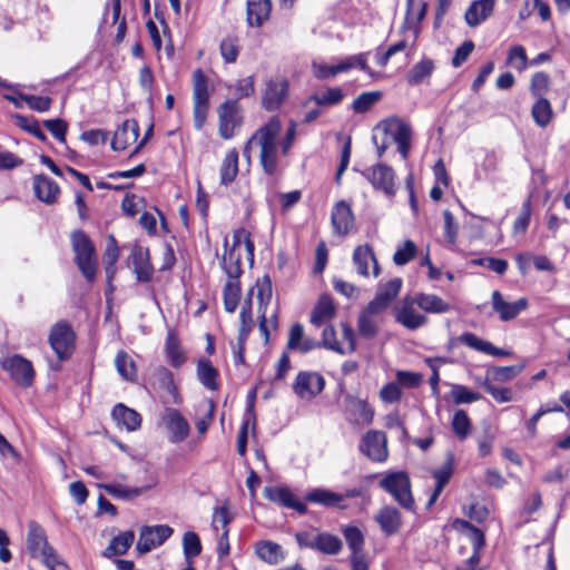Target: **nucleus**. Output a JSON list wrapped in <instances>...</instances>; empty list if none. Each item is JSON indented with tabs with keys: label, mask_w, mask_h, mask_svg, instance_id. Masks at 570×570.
I'll return each mask as SVG.
<instances>
[{
	"label": "nucleus",
	"mask_w": 570,
	"mask_h": 570,
	"mask_svg": "<svg viewBox=\"0 0 570 570\" xmlns=\"http://www.w3.org/2000/svg\"><path fill=\"white\" fill-rule=\"evenodd\" d=\"M360 452L374 463H384L389 459L386 433L379 430H368L358 444Z\"/></svg>",
	"instance_id": "11"
},
{
	"label": "nucleus",
	"mask_w": 570,
	"mask_h": 570,
	"mask_svg": "<svg viewBox=\"0 0 570 570\" xmlns=\"http://www.w3.org/2000/svg\"><path fill=\"white\" fill-rule=\"evenodd\" d=\"M132 272L138 283H150L154 278L155 268L151 263L148 248L135 246L131 250Z\"/></svg>",
	"instance_id": "23"
},
{
	"label": "nucleus",
	"mask_w": 570,
	"mask_h": 570,
	"mask_svg": "<svg viewBox=\"0 0 570 570\" xmlns=\"http://www.w3.org/2000/svg\"><path fill=\"white\" fill-rule=\"evenodd\" d=\"M135 540L132 530L124 531L114 537L109 546L104 550L102 556L111 558L114 556H124L128 552Z\"/></svg>",
	"instance_id": "43"
},
{
	"label": "nucleus",
	"mask_w": 570,
	"mask_h": 570,
	"mask_svg": "<svg viewBox=\"0 0 570 570\" xmlns=\"http://www.w3.org/2000/svg\"><path fill=\"white\" fill-rule=\"evenodd\" d=\"M362 494L363 490L361 488L346 489L343 493H337L326 488H313L305 493L304 500L326 509L346 510L348 505L345 503V500L358 498Z\"/></svg>",
	"instance_id": "8"
},
{
	"label": "nucleus",
	"mask_w": 570,
	"mask_h": 570,
	"mask_svg": "<svg viewBox=\"0 0 570 570\" xmlns=\"http://www.w3.org/2000/svg\"><path fill=\"white\" fill-rule=\"evenodd\" d=\"M150 385L156 391H161L171 397L173 403L180 404L183 399L175 383L174 374L166 366L159 365L151 372Z\"/></svg>",
	"instance_id": "22"
},
{
	"label": "nucleus",
	"mask_w": 570,
	"mask_h": 570,
	"mask_svg": "<svg viewBox=\"0 0 570 570\" xmlns=\"http://www.w3.org/2000/svg\"><path fill=\"white\" fill-rule=\"evenodd\" d=\"M197 377L199 382L210 391H217L219 387L218 370L213 365L208 358H200L197 362Z\"/></svg>",
	"instance_id": "41"
},
{
	"label": "nucleus",
	"mask_w": 570,
	"mask_h": 570,
	"mask_svg": "<svg viewBox=\"0 0 570 570\" xmlns=\"http://www.w3.org/2000/svg\"><path fill=\"white\" fill-rule=\"evenodd\" d=\"M161 423L168 432L170 443L185 441L190 433V425L181 412L174 407H166L161 415Z\"/></svg>",
	"instance_id": "17"
},
{
	"label": "nucleus",
	"mask_w": 570,
	"mask_h": 570,
	"mask_svg": "<svg viewBox=\"0 0 570 570\" xmlns=\"http://www.w3.org/2000/svg\"><path fill=\"white\" fill-rule=\"evenodd\" d=\"M255 552L261 560L269 564H277L283 559L282 547L269 540L256 542Z\"/></svg>",
	"instance_id": "48"
},
{
	"label": "nucleus",
	"mask_w": 570,
	"mask_h": 570,
	"mask_svg": "<svg viewBox=\"0 0 570 570\" xmlns=\"http://www.w3.org/2000/svg\"><path fill=\"white\" fill-rule=\"evenodd\" d=\"M336 314V307L334 305L333 298L330 294H322L316 304L314 305L309 322L312 325L320 327L324 325L326 322L331 321Z\"/></svg>",
	"instance_id": "35"
},
{
	"label": "nucleus",
	"mask_w": 570,
	"mask_h": 570,
	"mask_svg": "<svg viewBox=\"0 0 570 570\" xmlns=\"http://www.w3.org/2000/svg\"><path fill=\"white\" fill-rule=\"evenodd\" d=\"M454 472V459L453 455L450 454L448 460L442 464L441 468L432 471V476L435 480V487L433 492L431 493L429 501L426 503V509H430L439 499L444 488L450 482Z\"/></svg>",
	"instance_id": "31"
},
{
	"label": "nucleus",
	"mask_w": 570,
	"mask_h": 570,
	"mask_svg": "<svg viewBox=\"0 0 570 570\" xmlns=\"http://www.w3.org/2000/svg\"><path fill=\"white\" fill-rule=\"evenodd\" d=\"M417 307L429 314H444L451 311V304L435 294L416 292L413 294Z\"/></svg>",
	"instance_id": "39"
},
{
	"label": "nucleus",
	"mask_w": 570,
	"mask_h": 570,
	"mask_svg": "<svg viewBox=\"0 0 570 570\" xmlns=\"http://www.w3.org/2000/svg\"><path fill=\"white\" fill-rule=\"evenodd\" d=\"M363 176L371 183L374 189L383 191L387 197L395 195V173L391 166L376 164L367 168Z\"/></svg>",
	"instance_id": "16"
},
{
	"label": "nucleus",
	"mask_w": 570,
	"mask_h": 570,
	"mask_svg": "<svg viewBox=\"0 0 570 570\" xmlns=\"http://www.w3.org/2000/svg\"><path fill=\"white\" fill-rule=\"evenodd\" d=\"M376 313H371L368 311V305L366 308L360 314L357 320V330L362 337L366 340L373 338L377 334V325L372 318V315Z\"/></svg>",
	"instance_id": "59"
},
{
	"label": "nucleus",
	"mask_w": 570,
	"mask_h": 570,
	"mask_svg": "<svg viewBox=\"0 0 570 570\" xmlns=\"http://www.w3.org/2000/svg\"><path fill=\"white\" fill-rule=\"evenodd\" d=\"M531 116L537 126L548 127L554 117L551 102L547 98H535L531 107Z\"/></svg>",
	"instance_id": "44"
},
{
	"label": "nucleus",
	"mask_w": 570,
	"mask_h": 570,
	"mask_svg": "<svg viewBox=\"0 0 570 570\" xmlns=\"http://www.w3.org/2000/svg\"><path fill=\"white\" fill-rule=\"evenodd\" d=\"M428 11V3L424 0H406V11L401 31L419 36L421 22Z\"/></svg>",
	"instance_id": "24"
},
{
	"label": "nucleus",
	"mask_w": 570,
	"mask_h": 570,
	"mask_svg": "<svg viewBox=\"0 0 570 570\" xmlns=\"http://www.w3.org/2000/svg\"><path fill=\"white\" fill-rule=\"evenodd\" d=\"M325 387V379L318 372L299 371L293 382L294 393L303 400H312Z\"/></svg>",
	"instance_id": "15"
},
{
	"label": "nucleus",
	"mask_w": 570,
	"mask_h": 570,
	"mask_svg": "<svg viewBox=\"0 0 570 570\" xmlns=\"http://www.w3.org/2000/svg\"><path fill=\"white\" fill-rule=\"evenodd\" d=\"M71 246L75 254V263L83 277L92 283L98 269L96 247L90 237L81 229L71 234Z\"/></svg>",
	"instance_id": "3"
},
{
	"label": "nucleus",
	"mask_w": 570,
	"mask_h": 570,
	"mask_svg": "<svg viewBox=\"0 0 570 570\" xmlns=\"http://www.w3.org/2000/svg\"><path fill=\"white\" fill-rule=\"evenodd\" d=\"M272 12V0H248L247 22L252 27H261L268 20Z\"/></svg>",
	"instance_id": "40"
},
{
	"label": "nucleus",
	"mask_w": 570,
	"mask_h": 570,
	"mask_svg": "<svg viewBox=\"0 0 570 570\" xmlns=\"http://www.w3.org/2000/svg\"><path fill=\"white\" fill-rule=\"evenodd\" d=\"M32 189L35 196L47 205L56 204L61 193L59 185L45 174L33 176Z\"/></svg>",
	"instance_id": "27"
},
{
	"label": "nucleus",
	"mask_w": 570,
	"mask_h": 570,
	"mask_svg": "<svg viewBox=\"0 0 570 570\" xmlns=\"http://www.w3.org/2000/svg\"><path fill=\"white\" fill-rule=\"evenodd\" d=\"M77 334L67 320L56 322L48 335V344L59 362L69 361L76 352Z\"/></svg>",
	"instance_id": "5"
},
{
	"label": "nucleus",
	"mask_w": 570,
	"mask_h": 570,
	"mask_svg": "<svg viewBox=\"0 0 570 570\" xmlns=\"http://www.w3.org/2000/svg\"><path fill=\"white\" fill-rule=\"evenodd\" d=\"M115 366L118 374L128 382H136L138 379L137 366L131 356L125 351L117 352L115 357Z\"/></svg>",
	"instance_id": "46"
},
{
	"label": "nucleus",
	"mask_w": 570,
	"mask_h": 570,
	"mask_svg": "<svg viewBox=\"0 0 570 570\" xmlns=\"http://www.w3.org/2000/svg\"><path fill=\"white\" fill-rule=\"evenodd\" d=\"M203 547L199 535L195 531H187L183 535V551L187 560L194 559L202 553Z\"/></svg>",
	"instance_id": "62"
},
{
	"label": "nucleus",
	"mask_w": 570,
	"mask_h": 570,
	"mask_svg": "<svg viewBox=\"0 0 570 570\" xmlns=\"http://www.w3.org/2000/svg\"><path fill=\"white\" fill-rule=\"evenodd\" d=\"M331 223L334 233L338 236H346L355 226V217L351 205L345 200L334 204L331 212Z\"/></svg>",
	"instance_id": "21"
},
{
	"label": "nucleus",
	"mask_w": 570,
	"mask_h": 570,
	"mask_svg": "<svg viewBox=\"0 0 570 570\" xmlns=\"http://www.w3.org/2000/svg\"><path fill=\"white\" fill-rule=\"evenodd\" d=\"M209 98L208 78L198 68L193 72V120L197 130H202L207 121L210 108Z\"/></svg>",
	"instance_id": "6"
},
{
	"label": "nucleus",
	"mask_w": 570,
	"mask_h": 570,
	"mask_svg": "<svg viewBox=\"0 0 570 570\" xmlns=\"http://www.w3.org/2000/svg\"><path fill=\"white\" fill-rule=\"evenodd\" d=\"M12 119L14 121V125L20 128L23 131H27L28 134L35 136L37 139H39L42 142H46L48 140L47 135L43 132V130L40 127V124L38 119L35 117H28L20 114H13Z\"/></svg>",
	"instance_id": "50"
},
{
	"label": "nucleus",
	"mask_w": 570,
	"mask_h": 570,
	"mask_svg": "<svg viewBox=\"0 0 570 570\" xmlns=\"http://www.w3.org/2000/svg\"><path fill=\"white\" fill-rule=\"evenodd\" d=\"M1 368L8 373L11 381L19 387L29 389L33 385L36 371L30 360L21 354H12L0 360Z\"/></svg>",
	"instance_id": "10"
},
{
	"label": "nucleus",
	"mask_w": 570,
	"mask_h": 570,
	"mask_svg": "<svg viewBox=\"0 0 570 570\" xmlns=\"http://www.w3.org/2000/svg\"><path fill=\"white\" fill-rule=\"evenodd\" d=\"M264 497L281 507L295 510L301 515L306 514L308 511L306 503L297 500L287 487H266L264 489Z\"/></svg>",
	"instance_id": "20"
},
{
	"label": "nucleus",
	"mask_w": 570,
	"mask_h": 570,
	"mask_svg": "<svg viewBox=\"0 0 570 570\" xmlns=\"http://www.w3.org/2000/svg\"><path fill=\"white\" fill-rule=\"evenodd\" d=\"M242 297L240 279H227L223 287V303L227 313L236 311Z\"/></svg>",
	"instance_id": "45"
},
{
	"label": "nucleus",
	"mask_w": 570,
	"mask_h": 570,
	"mask_svg": "<svg viewBox=\"0 0 570 570\" xmlns=\"http://www.w3.org/2000/svg\"><path fill=\"white\" fill-rule=\"evenodd\" d=\"M347 419L354 424L370 425L374 420V409L365 400L353 395L345 396Z\"/></svg>",
	"instance_id": "26"
},
{
	"label": "nucleus",
	"mask_w": 570,
	"mask_h": 570,
	"mask_svg": "<svg viewBox=\"0 0 570 570\" xmlns=\"http://www.w3.org/2000/svg\"><path fill=\"white\" fill-rule=\"evenodd\" d=\"M354 68H360L362 71L373 75L372 69L367 65V53H358L350 56L335 65H320L315 71L318 79H327L342 72H347Z\"/></svg>",
	"instance_id": "14"
},
{
	"label": "nucleus",
	"mask_w": 570,
	"mask_h": 570,
	"mask_svg": "<svg viewBox=\"0 0 570 570\" xmlns=\"http://www.w3.org/2000/svg\"><path fill=\"white\" fill-rule=\"evenodd\" d=\"M345 98V94L341 87H327L320 94L311 96V100L321 107L338 106Z\"/></svg>",
	"instance_id": "49"
},
{
	"label": "nucleus",
	"mask_w": 570,
	"mask_h": 570,
	"mask_svg": "<svg viewBox=\"0 0 570 570\" xmlns=\"http://www.w3.org/2000/svg\"><path fill=\"white\" fill-rule=\"evenodd\" d=\"M458 340L468 347L491 356L509 357L513 355L512 351L497 347L491 342L484 341L471 332H464Z\"/></svg>",
	"instance_id": "30"
},
{
	"label": "nucleus",
	"mask_w": 570,
	"mask_h": 570,
	"mask_svg": "<svg viewBox=\"0 0 570 570\" xmlns=\"http://www.w3.org/2000/svg\"><path fill=\"white\" fill-rule=\"evenodd\" d=\"M551 85V78L546 71L534 72L530 80L529 90L534 98H544V95L549 91Z\"/></svg>",
	"instance_id": "57"
},
{
	"label": "nucleus",
	"mask_w": 570,
	"mask_h": 570,
	"mask_svg": "<svg viewBox=\"0 0 570 570\" xmlns=\"http://www.w3.org/2000/svg\"><path fill=\"white\" fill-rule=\"evenodd\" d=\"M111 417L118 426H124L129 432L140 429L142 422L140 413L124 403H117L112 407Z\"/></svg>",
	"instance_id": "33"
},
{
	"label": "nucleus",
	"mask_w": 570,
	"mask_h": 570,
	"mask_svg": "<svg viewBox=\"0 0 570 570\" xmlns=\"http://www.w3.org/2000/svg\"><path fill=\"white\" fill-rule=\"evenodd\" d=\"M342 532L352 553H361L364 549L365 538L360 528L356 525H346Z\"/></svg>",
	"instance_id": "56"
},
{
	"label": "nucleus",
	"mask_w": 570,
	"mask_h": 570,
	"mask_svg": "<svg viewBox=\"0 0 570 570\" xmlns=\"http://www.w3.org/2000/svg\"><path fill=\"white\" fill-rule=\"evenodd\" d=\"M258 312L266 311L273 296L272 278L268 274L263 275L256 282Z\"/></svg>",
	"instance_id": "54"
},
{
	"label": "nucleus",
	"mask_w": 570,
	"mask_h": 570,
	"mask_svg": "<svg viewBox=\"0 0 570 570\" xmlns=\"http://www.w3.org/2000/svg\"><path fill=\"white\" fill-rule=\"evenodd\" d=\"M402 284L403 282L400 277H395L384 284H380L374 298L367 304L368 311L371 313L384 312L399 295Z\"/></svg>",
	"instance_id": "19"
},
{
	"label": "nucleus",
	"mask_w": 570,
	"mask_h": 570,
	"mask_svg": "<svg viewBox=\"0 0 570 570\" xmlns=\"http://www.w3.org/2000/svg\"><path fill=\"white\" fill-rule=\"evenodd\" d=\"M104 257H105V264H106L105 271H106L108 279L111 281V278L114 277V274H115L116 263L119 258V247H118L117 239L115 238L114 235H110L107 239V245H106Z\"/></svg>",
	"instance_id": "55"
},
{
	"label": "nucleus",
	"mask_w": 570,
	"mask_h": 570,
	"mask_svg": "<svg viewBox=\"0 0 570 570\" xmlns=\"http://www.w3.org/2000/svg\"><path fill=\"white\" fill-rule=\"evenodd\" d=\"M451 396L455 405L470 404L482 399L479 392H474L462 384L452 385Z\"/></svg>",
	"instance_id": "61"
},
{
	"label": "nucleus",
	"mask_w": 570,
	"mask_h": 570,
	"mask_svg": "<svg viewBox=\"0 0 570 570\" xmlns=\"http://www.w3.org/2000/svg\"><path fill=\"white\" fill-rule=\"evenodd\" d=\"M139 124L136 119H126L114 132L111 139V149L124 151L139 138Z\"/></svg>",
	"instance_id": "25"
},
{
	"label": "nucleus",
	"mask_w": 570,
	"mask_h": 570,
	"mask_svg": "<svg viewBox=\"0 0 570 570\" xmlns=\"http://www.w3.org/2000/svg\"><path fill=\"white\" fill-rule=\"evenodd\" d=\"M522 370V365L493 366L488 370L487 377L497 382H508L515 379Z\"/></svg>",
	"instance_id": "58"
},
{
	"label": "nucleus",
	"mask_w": 570,
	"mask_h": 570,
	"mask_svg": "<svg viewBox=\"0 0 570 570\" xmlns=\"http://www.w3.org/2000/svg\"><path fill=\"white\" fill-rule=\"evenodd\" d=\"M532 215V197L528 198L522 203L520 214L514 219L512 225V232L514 235H523L527 233Z\"/></svg>",
	"instance_id": "53"
},
{
	"label": "nucleus",
	"mask_w": 570,
	"mask_h": 570,
	"mask_svg": "<svg viewBox=\"0 0 570 570\" xmlns=\"http://www.w3.org/2000/svg\"><path fill=\"white\" fill-rule=\"evenodd\" d=\"M435 70L434 61L430 58H423L406 75V82L411 86H417L428 80Z\"/></svg>",
	"instance_id": "42"
},
{
	"label": "nucleus",
	"mask_w": 570,
	"mask_h": 570,
	"mask_svg": "<svg viewBox=\"0 0 570 570\" xmlns=\"http://www.w3.org/2000/svg\"><path fill=\"white\" fill-rule=\"evenodd\" d=\"M382 96L380 90L362 92L353 100L351 108L355 114H365L382 99Z\"/></svg>",
	"instance_id": "51"
},
{
	"label": "nucleus",
	"mask_w": 570,
	"mask_h": 570,
	"mask_svg": "<svg viewBox=\"0 0 570 570\" xmlns=\"http://www.w3.org/2000/svg\"><path fill=\"white\" fill-rule=\"evenodd\" d=\"M218 135L224 140L233 139L244 124V109L237 100L226 99L217 107Z\"/></svg>",
	"instance_id": "7"
},
{
	"label": "nucleus",
	"mask_w": 570,
	"mask_h": 570,
	"mask_svg": "<svg viewBox=\"0 0 570 570\" xmlns=\"http://www.w3.org/2000/svg\"><path fill=\"white\" fill-rule=\"evenodd\" d=\"M414 295H405L394 308L395 321L406 330L415 331L428 324L429 318L417 312Z\"/></svg>",
	"instance_id": "12"
},
{
	"label": "nucleus",
	"mask_w": 570,
	"mask_h": 570,
	"mask_svg": "<svg viewBox=\"0 0 570 570\" xmlns=\"http://www.w3.org/2000/svg\"><path fill=\"white\" fill-rule=\"evenodd\" d=\"M497 0H474L468 7L464 19L470 27L484 22L494 11Z\"/></svg>",
	"instance_id": "34"
},
{
	"label": "nucleus",
	"mask_w": 570,
	"mask_h": 570,
	"mask_svg": "<svg viewBox=\"0 0 570 570\" xmlns=\"http://www.w3.org/2000/svg\"><path fill=\"white\" fill-rule=\"evenodd\" d=\"M385 537H392L400 532L403 520L401 512L393 505H383L374 517Z\"/></svg>",
	"instance_id": "28"
},
{
	"label": "nucleus",
	"mask_w": 570,
	"mask_h": 570,
	"mask_svg": "<svg viewBox=\"0 0 570 570\" xmlns=\"http://www.w3.org/2000/svg\"><path fill=\"white\" fill-rule=\"evenodd\" d=\"M491 306L494 313L498 314L500 321L509 322L517 318L529 306L527 297H520L515 302H507L502 293L498 289L491 294Z\"/></svg>",
	"instance_id": "18"
},
{
	"label": "nucleus",
	"mask_w": 570,
	"mask_h": 570,
	"mask_svg": "<svg viewBox=\"0 0 570 570\" xmlns=\"http://www.w3.org/2000/svg\"><path fill=\"white\" fill-rule=\"evenodd\" d=\"M453 433L460 439L465 440L472 431V422L464 410H456L451 422Z\"/></svg>",
	"instance_id": "52"
},
{
	"label": "nucleus",
	"mask_w": 570,
	"mask_h": 570,
	"mask_svg": "<svg viewBox=\"0 0 570 570\" xmlns=\"http://www.w3.org/2000/svg\"><path fill=\"white\" fill-rule=\"evenodd\" d=\"M373 263V274L374 276L379 275L380 268L377 264V259L373 252V248L368 244L358 245L355 247L353 252V263L356 266L357 273L363 276H368V264Z\"/></svg>",
	"instance_id": "36"
},
{
	"label": "nucleus",
	"mask_w": 570,
	"mask_h": 570,
	"mask_svg": "<svg viewBox=\"0 0 570 570\" xmlns=\"http://www.w3.org/2000/svg\"><path fill=\"white\" fill-rule=\"evenodd\" d=\"M379 487L405 510L415 512V501L412 494V483L407 472H387L380 481Z\"/></svg>",
	"instance_id": "4"
},
{
	"label": "nucleus",
	"mask_w": 570,
	"mask_h": 570,
	"mask_svg": "<svg viewBox=\"0 0 570 570\" xmlns=\"http://www.w3.org/2000/svg\"><path fill=\"white\" fill-rule=\"evenodd\" d=\"M325 347L338 354H346L344 345L336 340V332L333 325H326L322 332V340L318 341V348Z\"/></svg>",
	"instance_id": "64"
},
{
	"label": "nucleus",
	"mask_w": 570,
	"mask_h": 570,
	"mask_svg": "<svg viewBox=\"0 0 570 570\" xmlns=\"http://www.w3.org/2000/svg\"><path fill=\"white\" fill-rule=\"evenodd\" d=\"M173 533L174 529L168 524L144 525L139 531L136 550L139 554H146L163 546Z\"/></svg>",
	"instance_id": "13"
},
{
	"label": "nucleus",
	"mask_w": 570,
	"mask_h": 570,
	"mask_svg": "<svg viewBox=\"0 0 570 570\" xmlns=\"http://www.w3.org/2000/svg\"><path fill=\"white\" fill-rule=\"evenodd\" d=\"M165 355L174 368H180L186 362L185 352L181 348L180 338L178 333L170 328L167 331L165 340Z\"/></svg>",
	"instance_id": "37"
},
{
	"label": "nucleus",
	"mask_w": 570,
	"mask_h": 570,
	"mask_svg": "<svg viewBox=\"0 0 570 570\" xmlns=\"http://www.w3.org/2000/svg\"><path fill=\"white\" fill-rule=\"evenodd\" d=\"M109 495L115 499L131 500L138 498L144 489L142 488H128L121 484H99Z\"/></svg>",
	"instance_id": "60"
},
{
	"label": "nucleus",
	"mask_w": 570,
	"mask_h": 570,
	"mask_svg": "<svg viewBox=\"0 0 570 570\" xmlns=\"http://www.w3.org/2000/svg\"><path fill=\"white\" fill-rule=\"evenodd\" d=\"M26 547L29 556L33 559L41 558L42 562L50 570H68L56 550L49 544L46 530L37 522L28 523Z\"/></svg>",
	"instance_id": "2"
},
{
	"label": "nucleus",
	"mask_w": 570,
	"mask_h": 570,
	"mask_svg": "<svg viewBox=\"0 0 570 570\" xmlns=\"http://www.w3.org/2000/svg\"><path fill=\"white\" fill-rule=\"evenodd\" d=\"M343 549L341 539L330 532H320L316 534L314 540V550L324 553L335 556L338 554Z\"/></svg>",
	"instance_id": "47"
},
{
	"label": "nucleus",
	"mask_w": 570,
	"mask_h": 570,
	"mask_svg": "<svg viewBox=\"0 0 570 570\" xmlns=\"http://www.w3.org/2000/svg\"><path fill=\"white\" fill-rule=\"evenodd\" d=\"M234 90L236 98L234 100L246 99L255 94V76L250 75L245 78L238 79L233 86L228 87Z\"/></svg>",
	"instance_id": "63"
},
{
	"label": "nucleus",
	"mask_w": 570,
	"mask_h": 570,
	"mask_svg": "<svg viewBox=\"0 0 570 570\" xmlns=\"http://www.w3.org/2000/svg\"><path fill=\"white\" fill-rule=\"evenodd\" d=\"M282 131V121L278 116H272L266 124L255 130L245 142L243 154L249 157L253 147L259 148V165L268 177L279 175L277 139Z\"/></svg>",
	"instance_id": "1"
},
{
	"label": "nucleus",
	"mask_w": 570,
	"mask_h": 570,
	"mask_svg": "<svg viewBox=\"0 0 570 570\" xmlns=\"http://www.w3.org/2000/svg\"><path fill=\"white\" fill-rule=\"evenodd\" d=\"M224 253L220 259V267L227 275V279H240L243 275L242 255L239 250L228 249V237L223 240Z\"/></svg>",
	"instance_id": "32"
},
{
	"label": "nucleus",
	"mask_w": 570,
	"mask_h": 570,
	"mask_svg": "<svg viewBox=\"0 0 570 570\" xmlns=\"http://www.w3.org/2000/svg\"><path fill=\"white\" fill-rule=\"evenodd\" d=\"M289 96V80L285 76H274L264 80L261 89V106L268 112L282 108Z\"/></svg>",
	"instance_id": "9"
},
{
	"label": "nucleus",
	"mask_w": 570,
	"mask_h": 570,
	"mask_svg": "<svg viewBox=\"0 0 570 570\" xmlns=\"http://www.w3.org/2000/svg\"><path fill=\"white\" fill-rule=\"evenodd\" d=\"M316 348H318V341L305 337L303 324L294 323L289 328L285 350L306 354Z\"/></svg>",
	"instance_id": "29"
},
{
	"label": "nucleus",
	"mask_w": 570,
	"mask_h": 570,
	"mask_svg": "<svg viewBox=\"0 0 570 570\" xmlns=\"http://www.w3.org/2000/svg\"><path fill=\"white\" fill-rule=\"evenodd\" d=\"M239 173V154L236 148L229 149L219 166V183L223 186L232 185Z\"/></svg>",
	"instance_id": "38"
}]
</instances>
